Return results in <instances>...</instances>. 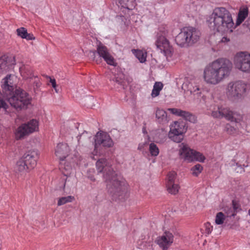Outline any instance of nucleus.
<instances>
[{
    "label": "nucleus",
    "mask_w": 250,
    "mask_h": 250,
    "mask_svg": "<svg viewBox=\"0 0 250 250\" xmlns=\"http://www.w3.org/2000/svg\"><path fill=\"white\" fill-rule=\"evenodd\" d=\"M176 177V173L174 171L170 172L167 174V184L171 185L172 183H174V181Z\"/></svg>",
    "instance_id": "nucleus-33"
},
{
    "label": "nucleus",
    "mask_w": 250,
    "mask_h": 250,
    "mask_svg": "<svg viewBox=\"0 0 250 250\" xmlns=\"http://www.w3.org/2000/svg\"><path fill=\"white\" fill-rule=\"evenodd\" d=\"M95 61L97 63H100L101 62V59H97L95 60Z\"/></svg>",
    "instance_id": "nucleus-46"
},
{
    "label": "nucleus",
    "mask_w": 250,
    "mask_h": 250,
    "mask_svg": "<svg viewBox=\"0 0 250 250\" xmlns=\"http://www.w3.org/2000/svg\"><path fill=\"white\" fill-rule=\"evenodd\" d=\"M149 152L152 156H156L159 154V149L154 143H151L149 147Z\"/></svg>",
    "instance_id": "nucleus-31"
},
{
    "label": "nucleus",
    "mask_w": 250,
    "mask_h": 250,
    "mask_svg": "<svg viewBox=\"0 0 250 250\" xmlns=\"http://www.w3.org/2000/svg\"><path fill=\"white\" fill-rule=\"evenodd\" d=\"M208 21L209 27L217 32H232L234 23L231 15L225 7L215 8Z\"/></svg>",
    "instance_id": "nucleus-3"
},
{
    "label": "nucleus",
    "mask_w": 250,
    "mask_h": 250,
    "mask_svg": "<svg viewBox=\"0 0 250 250\" xmlns=\"http://www.w3.org/2000/svg\"><path fill=\"white\" fill-rule=\"evenodd\" d=\"M157 47L165 53L170 51V46L169 41L164 36H160L156 42Z\"/></svg>",
    "instance_id": "nucleus-19"
},
{
    "label": "nucleus",
    "mask_w": 250,
    "mask_h": 250,
    "mask_svg": "<svg viewBox=\"0 0 250 250\" xmlns=\"http://www.w3.org/2000/svg\"><path fill=\"white\" fill-rule=\"evenodd\" d=\"M187 131V127L184 122L175 121L170 125L168 138L176 143L181 142L184 139V134Z\"/></svg>",
    "instance_id": "nucleus-7"
},
{
    "label": "nucleus",
    "mask_w": 250,
    "mask_h": 250,
    "mask_svg": "<svg viewBox=\"0 0 250 250\" xmlns=\"http://www.w3.org/2000/svg\"><path fill=\"white\" fill-rule=\"evenodd\" d=\"M211 115L214 118H222L224 117L228 120L235 123H239L242 119V117L240 114L233 112L228 108L221 107H218L217 110L213 111Z\"/></svg>",
    "instance_id": "nucleus-10"
},
{
    "label": "nucleus",
    "mask_w": 250,
    "mask_h": 250,
    "mask_svg": "<svg viewBox=\"0 0 250 250\" xmlns=\"http://www.w3.org/2000/svg\"><path fill=\"white\" fill-rule=\"evenodd\" d=\"M248 14L249 9L247 7L240 8L237 16L236 22V25H239L242 23L248 17Z\"/></svg>",
    "instance_id": "nucleus-22"
},
{
    "label": "nucleus",
    "mask_w": 250,
    "mask_h": 250,
    "mask_svg": "<svg viewBox=\"0 0 250 250\" xmlns=\"http://www.w3.org/2000/svg\"><path fill=\"white\" fill-rule=\"evenodd\" d=\"M52 223L54 227H60L63 225H65L67 222H66L65 220H63V222L61 220H55Z\"/></svg>",
    "instance_id": "nucleus-36"
},
{
    "label": "nucleus",
    "mask_w": 250,
    "mask_h": 250,
    "mask_svg": "<svg viewBox=\"0 0 250 250\" xmlns=\"http://www.w3.org/2000/svg\"><path fill=\"white\" fill-rule=\"evenodd\" d=\"M38 129V122L36 120L33 119L27 124H22L16 129L15 134L17 140L23 139L30 133L37 130Z\"/></svg>",
    "instance_id": "nucleus-9"
},
{
    "label": "nucleus",
    "mask_w": 250,
    "mask_h": 250,
    "mask_svg": "<svg viewBox=\"0 0 250 250\" xmlns=\"http://www.w3.org/2000/svg\"><path fill=\"white\" fill-rule=\"evenodd\" d=\"M224 223V227L228 229H235L238 225L235 220H225Z\"/></svg>",
    "instance_id": "nucleus-29"
},
{
    "label": "nucleus",
    "mask_w": 250,
    "mask_h": 250,
    "mask_svg": "<svg viewBox=\"0 0 250 250\" xmlns=\"http://www.w3.org/2000/svg\"><path fill=\"white\" fill-rule=\"evenodd\" d=\"M244 26L247 27L250 30V15L249 18L246 20L243 24Z\"/></svg>",
    "instance_id": "nucleus-41"
},
{
    "label": "nucleus",
    "mask_w": 250,
    "mask_h": 250,
    "mask_svg": "<svg viewBox=\"0 0 250 250\" xmlns=\"http://www.w3.org/2000/svg\"><path fill=\"white\" fill-rule=\"evenodd\" d=\"M97 53L99 57L102 58L109 65L116 66L117 64L113 57L109 53L107 48L101 43L97 45V50L95 51H90L91 57L95 60V54Z\"/></svg>",
    "instance_id": "nucleus-11"
},
{
    "label": "nucleus",
    "mask_w": 250,
    "mask_h": 250,
    "mask_svg": "<svg viewBox=\"0 0 250 250\" xmlns=\"http://www.w3.org/2000/svg\"><path fill=\"white\" fill-rule=\"evenodd\" d=\"M227 131L229 134H233L236 132V129L234 127L230 126L229 125H227L226 126Z\"/></svg>",
    "instance_id": "nucleus-39"
},
{
    "label": "nucleus",
    "mask_w": 250,
    "mask_h": 250,
    "mask_svg": "<svg viewBox=\"0 0 250 250\" xmlns=\"http://www.w3.org/2000/svg\"><path fill=\"white\" fill-rule=\"evenodd\" d=\"M123 75L120 74L117 77H115L113 81L119 84H122L124 82Z\"/></svg>",
    "instance_id": "nucleus-37"
},
{
    "label": "nucleus",
    "mask_w": 250,
    "mask_h": 250,
    "mask_svg": "<svg viewBox=\"0 0 250 250\" xmlns=\"http://www.w3.org/2000/svg\"><path fill=\"white\" fill-rule=\"evenodd\" d=\"M175 0H170V1H175Z\"/></svg>",
    "instance_id": "nucleus-49"
},
{
    "label": "nucleus",
    "mask_w": 250,
    "mask_h": 250,
    "mask_svg": "<svg viewBox=\"0 0 250 250\" xmlns=\"http://www.w3.org/2000/svg\"><path fill=\"white\" fill-rule=\"evenodd\" d=\"M247 87V84L241 81L230 82L227 88V95L233 100L240 99L245 95Z\"/></svg>",
    "instance_id": "nucleus-6"
},
{
    "label": "nucleus",
    "mask_w": 250,
    "mask_h": 250,
    "mask_svg": "<svg viewBox=\"0 0 250 250\" xmlns=\"http://www.w3.org/2000/svg\"><path fill=\"white\" fill-rule=\"evenodd\" d=\"M249 214L250 215V209L249 210Z\"/></svg>",
    "instance_id": "nucleus-48"
},
{
    "label": "nucleus",
    "mask_w": 250,
    "mask_h": 250,
    "mask_svg": "<svg viewBox=\"0 0 250 250\" xmlns=\"http://www.w3.org/2000/svg\"><path fill=\"white\" fill-rule=\"evenodd\" d=\"M69 148L67 144L59 143L55 149V155L61 161H63L68 155Z\"/></svg>",
    "instance_id": "nucleus-18"
},
{
    "label": "nucleus",
    "mask_w": 250,
    "mask_h": 250,
    "mask_svg": "<svg viewBox=\"0 0 250 250\" xmlns=\"http://www.w3.org/2000/svg\"><path fill=\"white\" fill-rule=\"evenodd\" d=\"M55 91L56 93H58L59 92V90L57 88V87H56L55 88H54Z\"/></svg>",
    "instance_id": "nucleus-47"
},
{
    "label": "nucleus",
    "mask_w": 250,
    "mask_h": 250,
    "mask_svg": "<svg viewBox=\"0 0 250 250\" xmlns=\"http://www.w3.org/2000/svg\"><path fill=\"white\" fill-rule=\"evenodd\" d=\"M22 159L25 162L29 168L32 169L37 165L39 159V153L37 150H30L25 153Z\"/></svg>",
    "instance_id": "nucleus-16"
},
{
    "label": "nucleus",
    "mask_w": 250,
    "mask_h": 250,
    "mask_svg": "<svg viewBox=\"0 0 250 250\" xmlns=\"http://www.w3.org/2000/svg\"><path fill=\"white\" fill-rule=\"evenodd\" d=\"M18 36L22 39H25L27 40H34L35 37L32 34L28 33L27 29L24 27H21L16 30Z\"/></svg>",
    "instance_id": "nucleus-23"
},
{
    "label": "nucleus",
    "mask_w": 250,
    "mask_h": 250,
    "mask_svg": "<svg viewBox=\"0 0 250 250\" xmlns=\"http://www.w3.org/2000/svg\"><path fill=\"white\" fill-rule=\"evenodd\" d=\"M172 114L185 118L187 120H189L191 118L193 117L189 112L182 110L180 109L175 108H169L167 109Z\"/></svg>",
    "instance_id": "nucleus-21"
},
{
    "label": "nucleus",
    "mask_w": 250,
    "mask_h": 250,
    "mask_svg": "<svg viewBox=\"0 0 250 250\" xmlns=\"http://www.w3.org/2000/svg\"><path fill=\"white\" fill-rule=\"evenodd\" d=\"M203 167L200 164H197L191 168V170L193 175L197 176L202 171Z\"/></svg>",
    "instance_id": "nucleus-32"
},
{
    "label": "nucleus",
    "mask_w": 250,
    "mask_h": 250,
    "mask_svg": "<svg viewBox=\"0 0 250 250\" xmlns=\"http://www.w3.org/2000/svg\"><path fill=\"white\" fill-rule=\"evenodd\" d=\"M25 162L22 159H20L17 163L16 170L17 171L21 173H24L30 169Z\"/></svg>",
    "instance_id": "nucleus-25"
},
{
    "label": "nucleus",
    "mask_w": 250,
    "mask_h": 250,
    "mask_svg": "<svg viewBox=\"0 0 250 250\" xmlns=\"http://www.w3.org/2000/svg\"><path fill=\"white\" fill-rule=\"evenodd\" d=\"M96 166L98 172L103 173L107 191L113 199H123L126 190L123 178L113 170L111 165L104 158L99 159Z\"/></svg>",
    "instance_id": "nucleus-1"
},
{
    "label": "nucleus",
    "mask_w": 250,
    "mask_h": 250,
    "mask_svg": "<svg viewBox=\"0 0 250 250\" xmlns=\"http://www.w3.org/2000/svg\"><path fill=\"white\" fill-rule=\"evenodd\" d=\"M224 214L222 212L217 213L215 219H224Z\"/></svg>",
    "instance_id": "nucleus-42"
},
{
    "label": "nucleus",
    "mask_w": 250,
    "mask_h": 250,
    "mask_svg": "<svg viewBox=\"0 0 250 250\" xmlns=\"http://www.w3.org/2000/svg\"><path fill=\"white\" fill-rule=\"evenodd\" d=\"M163 87V84L161 82H156L153 86V88L152 91L151 96L152 97H156L158 96L160 91Z\"/></svg>",
    "instance_id": "nucleus-26"
},
{
    "label": "nucleus",
    "mask_w": 250,
    "mask_h": 250,
    "mask_svg": "<svg viewBox=\"0 0 250 250\" xmlns=\"http://www.w3.org/2000/svg\"><path fill=\"white\" fill-rule=\"evenodd\" d=\"M213 225L210 222H207L205 224V231L207 234H209L212 231Z\"/></svg>",
    "instance_id": "nucleus-35"
},
{
    "label": "nucleus",
    "mask_w": 250,
    "mask_h": 250,
    "mask_svg": "<svg viewBox=\"0 0 250 250\" xmlns=\"http://www.w3.org/2000/svg\"><path fill=\"white\" fill-rule=\"evenodd\" d=\"M5 98L10 105L16 109L26 107L30 104L31 99L29 94L21 89H16Z\"/></svg>",
    "instance_id": "nucleus-5"
},
{
    "label": "nucleus",
    "mask_w": 250,
    "mask_h": 250,
    "mask_svg": "<svg viewBox=\"0 0 250 250\" xmlns=\"http://www.w3.org/2000/svg\"><path fill=\"white\" fill-rule=\"evenodd\" d=\"M225 220H215V221L212 222V224H215L217 225H222L224 227Z\"/></svg>",
    "instance_id": "nucleus-40"
},
{
    "label": "nucleus",
    "mask_w": 250,
    "mask_h": 250,
    "mask_svg": "<svg viewBox=\"0 0 250 250\" xmlns=\"http://www.w3.org/2000/svg\"><path fill=\"white\" fill-rule=\"evenodd\" d=\"M229 41L230 40L229 38H227V37H223L219 42L227 43L229 42Z\"/></svg>",
    "instance_id": "nucleus-43"
},
{
    "label": "nucleus",
    "mask_w": 250,
    "mask_h": 250,
    "mask_svg": "<svg viewBox=\"0 0 250 250\" xmlns=\"http://www.w3.org/2000/svg\"><path fill=\"white\" fill-rule=\"evenodd\" d=\"M136 56L141 62H144L146 60V56L141 51H137L136 52Z\"/></svg>",
    "instance_id": "nucleus-34"
},
{
    "label": "nucleus",
    "mask_w": 250,
    "mask_h": 250,
    "mask_svg": "<svg viewBox=\"0 0 250 250\" xmlns=\"http://www.w3.org/2000/svg\"><path fill=\"white\" fill-rule=\"evenodd\" d=\"M174 236L168 231H166L163 235L158 237L156 240L157 244L163 250H167L173 243Z\"/></svg>",
    "instance_id": "nucleus-14"
},
{
    "label": "nucleus",
    "mask_w": 250,
    "mask_h": 250,
    "mask_svg": "<svg viewBox=\"0 0 250 250\" xmlns=\"http://www.w3.org/2000/svg\"><path fill=\"white\" fill-rule=\"evenodd\" d=\"M1 83V86L5 97L11 95L15 91V85L13 83L11 75H7L2 80Z\"/></svg>",
    "instance_id": "nucleus-15"
},
{
    "label": "nucleus",
    "mask_w": 250,
    "mask_h": 250,
    "mask_svg": "<svg viewBox=\"0 0 250 250\" xmlns=\"http://www.w3.org/2000/svg\"><path fill=\"white\" fill-rule=\"evenodd\" d=\"M75 199L74 196H68L67 197H62L59 199L57 205L58 206H62L67 203L72 202Z\"/></svg>",
    "instance_id": "nucleus-27"
},
{
    "label": "nucleus",
    "mask_w": 250,
    "mask_h": 250,
    "mask_svg": "<svg viewBox=\"0 0 250 250\" xmlns=\"http://www.w3.org/2000/svg\"><path fill=\"white\" fill-rule=\"evenodd\" d=\"M232 69V64L229 60L218 59L205 68L204 80L208 84L216 85L229 76Z\"/></svg>",
    "instance_id": "nucleus-2"
},
{
    "label": "nucleus",
    "mask_w": 250,
    "mask_h": 250,
    "mask_svg": "<svg viewBox=\"0 0 250 250\" xmlns=\"http://www.w3.org/2000/svg\"><path fill=\"white\" fill-rule=\"evenodd\" d=\"M155 115L157 121L159 124L166 125L169 121L167 113L163 109L158 108L156 111Z\"/></svg>",
    "instance_id": "nucleus-20"
},
{
    "label": "nucleus",
    "mask_w": 250,
    "mask_h": 250,
    "mask_svg": "<svg viewBox=\"0 0 250 250\" xmlns=\"http://www.w3.org/2000/svg\"><path fill=\"white\" fill-rule=\"evenodd\" d=\"M241 210V208L239 203L236 200H232L230 206H226L224 208V211L228 218L234 217L237 213Z\"/></svg>",
    "instance_id": "nucleus-17"
},
{
    "label": "nucleus",
    "mask_w": 250,
    "mask_h": 250,
    "mask_svg": "<svg viewBox=\"0 0 250 250\" xmlns=\"http://www.w3.org/2000/svg\"><path fill=\"white\" fill-rule=\"evenodd\" d=\"M179 154L181 158L188 162L194 160L203 162L205 159V156L200 152L191 149L188 146L184 143L179 146Z\"/></svg>",
    "instance_id": "nucleus-8"
},
{
    "label": "nucleus",
    "mask_w": 250,
    "mask_h": 250,
    "mask_svg": "<svg viewBox=\"0 0 250 250\" xmlns=\"http://www.w3.org/2000/svg\"><path fill=\"white\" fill-rule=\"evenodd\" d=\"M50 82L51 83L52 87L54 88H55L56 87H57V84L56 83V80L54 79H50Z\"/></svg>",
    "instance_id": "nucleus-44"
},
{
    "label": "nucleus",
    "mask_w": 250,
    "mask_h": 250,
    "mask_svg": "<svg viewBox=\"0 0 250 250\" xmlns=\"http://www.w3.org/2000/svg\"><path fill=\"white\" fill-rule=\"evenodd\" d=\"M199 90H200V89H199V87H198V86H196L195 88H194V87H193V89H191V90H190V91H191V92H193V93H194V92H195L196 91H199Z\"/></svg>",
    "instance_id": "nucleus-45"
},
{
    "label": "nucleus",
    "mask_w": 250,
    "mask_h": 250,
    "mask_svg": "<svg viewBox=\"0 0 250 250\" xmlns=\"http://www.w3.org/2000/svg\"><path fill=\"white\" fill-rule=\"evenodd\" d=\"M5 59V57H1L0 59V68L1 69H5L7 66V62Z\"/></svg>",
    "instance_id": "nucleus-38"
},
{
    "label": "nucleus",
    "mask_w": 250,
    "mask_h": 250,
    "mask_svg": "<svg viewBox=\"0 0 250 250\" xmlns=\"http://www.w3.org/2000/svg\"><path fill=\"white\" fill-rule=\"evenodd\" d=\"M95 149H98L99 146L110 147L113 146V142L110 136L106 133L98 132L94 137Z\"/></svg>",
    "instance_id": "nucleus-13"
},
{
    "label": "nucleus",
    "mask_w": 250,
    "mask_h": 250,
    "mask_svg": "<svg viewBox=\"0 0 250 250\" xmlns=\"http://www.w3.org/2000/svg\"><path fill=\"white\" fill-rule=\"evenodd\" d=\"M200 35V31L196 28L186 27L177 35L175 41L177 44L180 46L191 45L199 40Z\"/></svg>",
    "instance_id": "nucleus-4"
},
{
    "label": "nucleus",
    "mask_w": 250,
    "mask_h": 250,
    "mask_svg": "<svg viewBox=\"0 0 250 250\" xmlns=\"http://www.w3.org/2000/svg\"><path fill=\"white\" fill-rule=\"evenodd\" d=\"M167 190L169 193L176 194L179 191V186L177 184L172 183L171 185L167 184Z\"/></svg>",
    "instance_id": "nucleus-30"
},
{
    "label": "nucleus",
    "mask_w": 250,
    "mask_h": 250,
    "mask_svg": "<svg viewBox=\"0 0 250 250\" xmlns=\"http://www.w3.org/2000/svg\"><path fill=\"white\" fill-rule=\"evenodd\" d=\"M21 69V73L25 78H31L33 77V71L29 67H24L23 68Z\"/></svg>",
    "instance_id": "nucleus-28"
},
{
    "label": "nucleus",
    "mask_w": 250,
    "mask_h": 250,
    "mask_svg": "<svg viewBox=\"0 0 250 250\" xmlns=\"http://www.w3.org/2000/svg\"><path fill=\"white\" fill-rule=\"evenodd\" d=\"M121 6L128 10H132L136 6V0H119Z\"/></svg>",
    "instance_id": "nucleus-24"
},
{
    "label": "nucleus",
    "mask_w": 250,
    "mask_h": 250,
    "mask_svg": "<svg viewBox=\"0 0 250 250\" xmlns=\"http://www.w3.org/2000/svg\"><path fill=\"white\" fill-rule=\"evenodd\" d=\"M235 67L245 72H250V54L241 52L237 53L234 58Z\"/></svg>",
    "instance_id": "nucleus-12"
}]
</instances>
